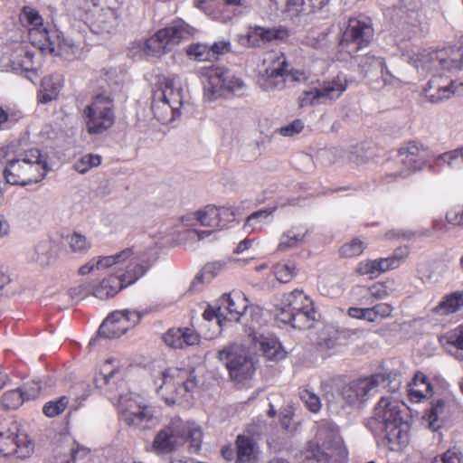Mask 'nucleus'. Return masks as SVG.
<instances>
[{
	"label": "nucleus",
	"instance_id": "obj_1",
	"mask_svg": "<svg viewBox=\"0 0 463 463\" xmlns=\"http://www.w3.org/2000/svg\"><path fill=\"white\" fill-rule=\"evenodd\" d=\"M404 404L390 396H383L373 409L368 427L382 436L390 450L400 451L410 442V426L402 416Z\"/></svg>",
	"mask_w": 463,
	"mask_h": 463
},
{
	"label": "nucleus",
	"instance_id": "obj_2",
	"mask_svg": "<svg viewBox=\"0 0 463 463\" xmlns=\"http://www.w3.org/2000/svg\"><path fill=\"white\" fill-rule=\"evenodd\" d=\"M202 440L203 431L195 422L175 416L156 433L152 451L156 455H165L188 443L190 452L195 453L200 449Z\"/></svg>",
	"mask_w": 463,
	"mask_h": 463
},
{
	"label": "nucleus",
	"instance_id": "obj_3",
	"mask_svg": "<svg viewBox=\"0 0 463 463\" xmlns=\"http://www.w3.org/2000/svg\"><path fill=\"white\" fill-rule=\"evenodd\" d=\"M307 453L304 463H345L347 452L336 425L320 422L316 441L309 444Z\"/></svg>",
	"mask_w": 463,
	"mask_h": 463
},
{
	"label": "nucleus",
	"instance_id": "obj_4",
	"mask_svg": "<svg viewBox=\"0 0 463 463\" xmlns=\"http://www.w3.org/2000/svg\"><path fill=\"white\" fill-rule=\"evenodd\" d=\"M400 375L395 373H376L370 377L359 379L343 386L340 395L345 404L351 407H359L370 396L386 390L395 392L401 386Z\"/></svg>",
	"mask_w": 463,
	"mask_h": 463
},
{
	"label": "nucleus",
	"instance_id": "obj_5",
	"mask_svg": "<svg viewBox=\"0 0 463 463\" xmlns=\"http://www.w3.org/2000/svg\"><path fill=\"white\" fill-rule=\"evenodd\" d=\"M48 171L45 156L39 149L31 148L10 159L4 169V175L8 184L24 186L41 181Z\"/></svg>",
	"mask_w": 463,
	"mask_h": 463
},
{
	"label": "nucleus",
	"instance_id": "obj_6",
	"mask_svg": "<svg viewBox=\"0 0 463 463\" xmlns=\"http://www.w3.org/2000/svg\"><path fill=\"white\" fill-rule=\"evenodd\" d=\"M157 393L168 405L181 404L198 386L194 368H169L156 381Z\"/></svg>",
	"mask_w": 463,
	"mask_h": 463
},
{
	"label": "nucleus",
	"instance_id": "obj_7",
	"mask_svg": "<svg viewBox=\"0 0 463 463\" xmlns=\"http://www.w3.org/2000/svg\"><path fill=\"white\" fill-rule=\"evenodd\" d=\"M267 322L263 318L262 309L250 307L249 317L244 324V331L250 341L252 348L261 352V354L271 361H279L285 357V351L280 343L266 330Z\"/></svg>",
	"mask_w": 463,
	"mask_h": 463
},
{
	"label": "nucleus",
	"instance_id": "obj_8",
	"mask_svg": "<svg viewBox=\"0 0 463 463\" xmlns=\"http://www.w3.org/2000/svg\"><path fill=\"white\" fill-rule=\"evenodd\" d=\"M276 316L279 321L293 328H309L315 320L313 301L300 290L284 294Z\"/></svg>",
	"mask_w": 463,
	"mask_h": 463
},
{
	"label": "nucleus",
	"instance_id": "obj_9",
	"mask_svg": "<svg viewBox=\"0 0 463 463\" xmlns=\"http://www.w3.org/2000/svg\"><path fill=\"white\" fill-rule=\"evenodd\" d=\"M410 62L418 71L426 73L439 71H458L463 67V52L455 47L427 49L413 53L410 57Z\"/></svg>",
	"mask_w": 463,
	"mask_h": 463
},
{
	"label": "nucleus",
	"instance_id": "obj_10",
	"mask_svg": "<svg viewBox=\"0 0 463 463\" xmlns=\"http://www.w3.org/2000/svg\"><path fill=\"white\" fill-rule=\"evenodd\" d=\"M203 96L209 101H214L228 95L241 94L246 88L245 82L230 70L214 67L207 70L202 78Z\"/></svg>",
	"mask_w": 463,
	"mask_h": 463
},
{
	"label": "nucleus",
	"instance_id": "obj_11",
	"mask_svg": "<svg viewBox=\"0 0 463 463\" xmlns=\"http://www.w3.org/2000/svg\"><path fill=\"white\" fill-rule=\"evenodd\" d=\"M218 359L224 364L235 384H246L256 370L250 350L241 344L229 345L220 350Z\"/></svg>",
	"mask_w": 463,
	"mask_h": 463
},
{
	"label": "nucleus",
	"instance_id": "obj_12",
	"mask_svg": "<svg viewBox=\"0 0 463 463\" xmlns=\"http://www.w3.org/2000/svg\"><path fill=\"white\" fill-rule=\"evenodd\" d=\"M266 61L269 64L260 79V87L266 91L282 90L287 81L307 80L303 71L288 69L289 64L283 53H272Z\"/></svg>",
	"mask_w": 463,
	"mask_h": 463
},
{
	"label": "nucleus",
	"instance_id": "obj_13",
	"mask_svg": "<svg viewBox=\"0 0 463 463\" xmlns=\"http://www.w3.org/2000/svg\"><path fill=\"white\" fill-rule=\"evenodd\" d=\"M86 129L91 135L108 130L114 124V100L109 94L96 95L84 109Z\"/></svg>",
	"mask_w": 463,
	"mask_h": 463
},
{
	"label": "nucleus",
	"instance_id": "obj_14",
	"mask_svg": "<svg viewBox=\"0 0 463 463\" xmlns=\"http://www.w3.org/2000/svg\"><path fill=\"white\" fill-rule=\"evenodd\" d=\"M118 405L122 420L134 429H148L155 419L153 409L132 392L120 395Z\"/></svg>",
	"mask_w": 463,
	"mask_h": 463
},
{
	"label": "nucleus",
	"instance_id": "obj_15",
	"mask_svg": "<svg viewBox=\"0 0 463 463\" xmlns=\"http://www.w3.org/2000/svg\"><path fill=\"white\" fill-rule=\"evenodd\" d=\"M347 89V79L343 74H338L332 79H327L318 83L317 88L304 91L299 98V106H317L331 103L338 99Z\"/></svg>",
	"mask_w": 463,
	"mask_h": 463
},
{
	"label": "nucleus",
	"instance_id": "obj_16",
	"mask_svg": "<svg viewBox=\"0 0 463 463\" xmlns=\"http://www.w3.org/2000/svg\"><path fill=\"white\" fill-rule=\"evenodd\" d=\"M373 37V29L370 23L351 18L343 32L339 47L342 52L354 55L367 46Z\"/></svg>",
	"mask_w": 463,
	"mask_h": 463
},
{
	"label": "nucleus",
	"instance_id": "obj_17",
	"mask_svg": "<svg viewBox=\"0 0 463 463\" xmlns=\"http://www.w3.org/2000/svg\"><path fill=\"white\" fill-rule=\"evenodd\" d=\"M233 220L234 212L232 208L207 205L200 211L183 217L182 222L185 226H194L200 223L202 226L216 230L225 227Z\"/></svg>",
	"mask_w": 463,
	"mask_h": 463
},
{
	"label": "nucleus",
	"instance_id": "obj_18",
	"mask_svg": "<svg viewBox=\"0 0 463 463\" xmlns=\"http://www.w3.org/2000/svg\"><path fill=\"white\" fill-rule=\"evenodd\" d=\"M140 318V313L135 310L115 311L103 321L98 334L106 338H118L137 325Z\"/></svg>",
	"mask_w": 463,
	"mask_h": 463
},
{
	"label": "nucleus",
	"instance_id": "obj_19",
	"mask_svg": "<svg viewBox=\"0 0 463 463\" xmlns=\"http://www.w3.org/2000/svg\"><path fill=\"white\" fill-rule=\"evenodd\" d=\"M288 37V32L284 27L265 28L256 26L250 30L246 37H241L242 44L250 47H265L269 43H276Z\"/></svg>",
	"mask_w": 463,
	"mask_h": 463
},
{
	"label": "nucleus",
	"instance_id": "obj_20",
	"mask_svg": "<svg viewBox=\"0 0 463 463\" xmlns=\"http://www.w3.org/2000/svg\"><path fill=\"white\" fill-rule=\"evenodd\" d=\"M349 331L339 329L332 325H326L317 331L316 346L325 355L334 354L338 346L342 345V339H345Z\"/></svg>",
	"mask_w": 463,
	"mask_h": 463
},
{
	"label": "nucleus",
	"instance_id": "obj_21",
	"mask_svg": "<svg viewBox=\"0 0 463 463\" xmlns=\"http://www.w3.org/2000/svg\"><path fill=\"white\" fill-rule=\"evenodd\" d=\"M31 451L32 443L25 435H16L9 429L0 431V453L3 455L17 454L18 457H26Z\"/></svg>",
	"mask_w": 463,
	"mask_h": 463
},
{
	"label": "nucleus",
	"instance_id": "obj_22",
	"mask_svg": "<svg viewBox=\"0 0 463 463\" xmlns=\"http://www.w3.org/2000/svg\"><path fill=\"white\" fill-rule=\"evenodd\" d=\"M247 307V299L241 293L224 294L220 300L219 315L225 320L239 321Z\"/></svg>",
	"mask_w": 463,
	"mask_h": 463
},
{
	"label": "nucleus",
	"instance_id": "obj_23",
	"mask_svg": "<svg viewBox=\"0 0 463 463\" xmlns=\"http://www.w3.org/2000/svg\"><path fill=\"white\" fill-rule=\"evenodd\" d=\"M425 98L431 103H438L449 99L458 92L453 81L440 77H433L423 90Z\"/></svg>",
	"mask_w": 463,
	"mask_h": 463
},
{
	"label": "nucleus",
	"instance_id": "obj_24",
	"mask_svg": "<svg viewBox=\"0 0 463 463\" xmlns=\"http://www.w3.org/2000/svg\"><path fill=\"white\" fill-rule=\"evenodd\" d=\"M399 157L402 164H403L408 170L418 171L420 170L426 163V151L422 146L411 142L406 146H403L399 151Z\"/></svg>",
	"mask_w": 463,
	"mask_h": 463
},
{
	"label": "nucleus",
	"instance_id": "obj_25",
	"mask_svg": "<svg viewBox=\"0 0 463 463\" xmlns=\"http://www.w3.org/2000/svg\"><path fill=\"white\" fill-rule=\"evenodd\" d=\"M133 255L131 249H126L121 252L105 257L93 258L79 269L80 275H87L94 270H101L111 267L114 264H121Z\"/></svg>",
	"mask_w": 463,
	"mask_h": 463
},
{
	"label": "nucleus",
	"instance_id": "obj_26",
	"mask_svg": "<svg viewBox=\"0 0 463 463\" xmlns=\"http://www.w3.org/2000/svg\"><path fill=\"white\" fill-rule=\"evenodd\" d=\"M151 109L155 118L163 124L170 123L180 116L178 107L168 103L164 92H153Z\"/></svg>",
	"mask_w": 463,
	"mask_h": 463
},
{
	"label": "nucleus",
	"instance_id": "obj_27",
	"mask_svg": "<svg viewBox=\"0 0 463 463\" xmlns=\"http://www.w3.org/2000/svg\"><path fill=\"white\" fill-rule=\"evenodd\" d=\"M165 343L172 348H184L200 343V335L190 328H173L164 335Z\"/></svg>",
	"mask_w": 463,
	"mask_h": 463
},
{
	"label": "nucleus",
	"instance_id": "obj_28",
	"mask_svg": "<svg viewBox=\"0 0 463 463\" xmlns=\"http://www.w3.org/2000/svg\"><path fill=\"white\" fill-rule=\"evenodd\" d=\"M260 449L250 436L241 434L236 439V463H258Z\"/></svg>",
	"mask_w": 463,
	"mask_h": 463
},
{
	"label": "nucleus",
	"instance_id": "obj_29",
	"mask_svg": "<svg viewBox=\"0 0 463 463\" xmlns=\"http://www.w3.org/2000/svg\"><path fill=\"white\" fill-rule=\"evenodd\" d=\"M118 25L117 12L113 9H107L98 15L91 24L90 30L95 34L106 38L112 34Z\"/></svg>",
	"mask_w": 463,
	"mask_h": 463
},
{
	"label": "nucleus",
	"instance_id": "obj_30",
	"mask_svg": "<svg viewBox=\"0 0 463 463\" xmlns=\"http://www.w3.org/2000/svg\"><path fill=\"white\" fill-rule=\"evenodd\" d=\"M20 20L28 28L31 37L40 35V42L49 40V33L43 27V18L37 11L30 7H24L20 14Z\"/></svg>",
	"mask_w": 463,
	"mask_h": 463
},
{
	"label": "nucleus",
	"instance_id": "obj_31",
	"mask_svg": "<svg viewBox=\"0 0 463 463\" xmlns=\"http://www.w3.org/2000/svg\"><path fill=\"white\" fill-rule=\"evenodd\" d=\"M356 290L362 305H371L374 301L384 299L392 292L388 282H376L370 287H358Z\"/></svg>",
	"mask_w": 463,
	"mask_h": 463
},
{
	"label": "nucleus",
	"instance_id": "obj_32",
	"mask_svg": "<svg viewBox=\"0 0 463 463\" xmlns=\"http://www.w3.org/2000/svg\"><path fill=\"white\" fill-rule=\"evenodd\" d=\"M161 30L163 33H165V37L171 49L182 41L189 39L195 32L192 26L182 20L174 21L169 26Z\"/></svg>",
	"mask_w": 463,
	"mask_h": 463
},
{
	"label": "nucleus",
	"instance_id": "obj_33",
	"mask_svg": "<svg viewBox=\"0 0 463 463\" xmlns=\"http://www.w3.org/2000/svg\"><path fill=\"white\" fill-rule=\"evenodd\" d=\"M48 43V49L51 53L58 56H63L70 58L74 55L78 49L72 40L65 38L63 35H60L57 33L49 34V40H45Z\"/></svg>",
	"mask_w": 463,
	"mask_h": 463
},
{
	"label": "nucleus",
	"instance_id": "obj_34",
	"mask_svg": "<svg viewBox=\"0 0 463 463\" xmlns=\"http://www.w3.org/2000/svg\"><path fill=\"white\" fill-rule=\"evenodd\" d=\"M154 91L164 92L165 100L180 110L184 99L183 89L174 79L164 78Z\"/></svg>",
	"mask_w": 463,
	"mask_h": 463
},
{
	"label": "nucleus",
	"instance_id": "obj_35",
	"mask_svg": "<svg viewBox=\"0 0 463 463\" xmlns=\"http://www.w3.org/2000/svg\"><path fill=\"white\" fill-rule=\"evenodd\" d=\"M61 87V79L59 75H49L44 77L41 82L39 100L42 103H48L55 99Z\"/></svg>",
	"mask_w": 463,
	"mask_h": 463
},
{
	"label": "nucleus",
	"instance_id": "obj_36",
	"mask_svg": "<svg viewBox=\"0 0 463 463\" xmlns=\"http://www.w3.org/2000/svg\"><path fill=\"white\" fill-rule=\"evenodd\" d=\"M276 6L277 11L285 18L292 19L301 14H310L306 8L305 0H270Z\"/></svg>",
	"mask_w": 463,
	"mask_h": 463
},
{
	"label": "nucleus",
	"instance_id": "obj_37",
	"mask_svg": "<svg viewBox=\"0 0 463 463\" xmlns=\"http://www.w3.org/2000/svg\"><path fill=\"white\" fill-rule=\"evenodd\" d=\"M307 230L304 227H292L284 232L278 245L279 250H288L304 243Z\"/></svg>",
	"mask_w": 463,
	"mask_h": 463
},
{
	"label": "nucleus",
	"instance_id": "obj_38",
	"mask_svg": "<svg viewBox=\"0 0 463 463\" xmlns=\"http://www.w3.org/2000/svg\"><path fill=\"white\" fill-rule=\"evenodd\" d=\"M121 289L120 279L115 276H109L94 286L91 294L99 299H107L114 297Z\"/></svg>",
	"mask_w": 463,
	"mask_h": 463
},
{
	"label": "nucleus",
	"instance_id": "obj_39",
	"mask_svg": "<svg viewBox=\"0 0 463 463\" xmlns=\"http://www.w3.org/2000/svg\"><path fill=\"white\" fill-rule=\"evenodd\" d=\"M165 33L159 30L153 36L148 38L144 44V52L147 56H160L171 50V47L165 37Z\"/></svg>",
	"mask_w": 463,
	"mask_h": 463
},
{
	"label": "nucleus",
	"instance_id": "obj_40",
	"mask_svg": "<svg viewBox=\"0 0 463 463\" xmlns=\"http://www.w3.org/2000/svg\"><path fill=\"white\" fill-rule=\"evenodd\" d=\"M463 308V293H452L446 296L443 300L433 308V312L439 316L453 314Z\"/></svg>",
	"mask_w": 463,
	"mask_h": 463
},
{
	"label": "nucleus",
	"instance_id": "obj_41",
	"mask_svg": "<svg viewBox=\"0 0 463 463\" xmlns=\"http://www.w3.org/2000/svg\"><path fill=\"white\" fill-rule=\"evenodd\" d=\"M122 366L121 362L114 357L106 359L99 370L100 378L95 379L97 387L102 388L107 385L109 380L119 373Z\"/></svg>",
	"mask_w": 463,
	"mask_h": 463
},
{
	"label": "nucleus",
	"instance_id": "obj_42",
	"mask_svg": "<svg viewBox=\"0 0 463 463\" xmlns=\"http://www.w3.org/2000/svg\"><path fill=\"white\" fill-rule=\"evenodd\" d=\"M147 268L148 266H144L137 261H133V259H131L127 265L126 272L115 277L120 279L123 288L137 281L144 275Z\"/></svg>",
	"mask_w": 463,
	"mask_h": 463
},
{
	"label": "nucleus",
	"instance_id": "obj_43",
	"mask_svg": "<svg viewBox=\"0 0 463 463\" xmlns=\"http://www.w3.org/2000/svg\"><path fill=\"white\" fill-rule=\"evenodd\" d=\"M320 291L331 298L338 297L343 292V283L338 276H329L323 278L319 284Z\"/></svg>",
	"mask_w": 463,
	"mask_h": 463
},
{
	"label": "nucleus",
	"instance_id": "obj_44",
	"mask_svg": "<svg viewBox=\"0 0 463 463\" xmlns=\"http://www.w3.org/2000/svg\"><path fill=\"white\" fill-rule=\"evenodd\" d=\"M355 61L363 71L367 72L372 70L380 69L381 71L386 69L385 61L382 57H376L373 54L356 57Z\"/></svg>",
	"mask_w": 463,
	"mask_h": 463
},
{
	"label": "nucleus",
	"instance_id": "obj_45",
	"mask_svg": "<svg viewBox=\"0 0 463 463\" xmlns=\"http://www.w3.org/2000/svg\"><path fill=\"white\" fill-rule=\"evenodd\" d=\"M437 164H444L452 168H458L463 164V146L443 153L437 157Z\"/></svg>",
	"mask_w": 463,
	"mask_h": 463
},
{
	"label": "nucleus",
	"instance_id": "obj_46",
	"mask_svg": "<svg viewBox=\"0 0 463 463\" xmlns=\"http://www.w3.org/2000/svg\"><path fill=\"white\" fill-rule=\"evenodd\" d=\"M68 404L69 398L67 396H61L58 399L46 402L43 408V412L45 416L53 418L62 413L68 407Z\"/></svg>",
	"mask_w": 463,
	"mask_h": 463
},
{
	"label": "nucleus",
	"instance_id": "obj_47",
	"mask_svg": "<svg viewBox=\"0 0 463 463\" xmlns=\"http://www.w3.org/2000/svg\"><path fill=\"white\" fill-rule=\"evenodd\" d=\"M66 241L72 252L78 254H85L90 248V243L87 238L78 232L68 235Z\"/></svg>",
	"mask_w": 463,
	"mask_h": 463
},
{
	"label": "nucleus",
	"instance_id": "obj_48",
	"mask_svg": "<svg viewBox=\"0 0 463 463\" xmlns=\"http://www.w3.org/2000/svg\"><path fill=\"white\" fill-rule=\"evenodd\" d=\"M225 265L226 263L222 260H215L207 263L203 268L201 273L194 278L192 283V288H194L197 283L203 282V277H207L208 280L213 279L219 271H221L225 267Z\"/></svg>",
	"mask_w": 463,
	"mask_h": 463
},
{
	"label": "nucleus",
	"instance_id": "obj_49",
	"mask_svg": "<svg viewBox=\"0 0 463 463\" xmlns=\"http://www.w3.org/2000/svg\"><path fill=\"white\" fill-rule=\"evenodd\" d=\"M101 163V156L99 155L88 154L78 159L73 168L80 174H85L90 169L97 167Z\"/></svg>",
	"mask_w": 463,
	"mask_h": 463
},
{
	"label": "nucleus",
	"instance_id": "obj_50",
	"mask_svg": "<svg viewBox=\"0 0 463 463\" xmlns=\"http://www.w3.org/2000/svg\"><path fill=\"white\" fill-rule=\"evenodd\" d=\"M22 52L24 55L20 54L12 61V70L16 73L33 71V53L30 52Z\"/></svg>",
	"mask_w": 463,
	"mask_h": 463
},
{
	"label": "nucleus",
	"instance_id": "obj_51",
	"mask_svg": "<svg viewBox=\"0 0 463 463\" xmlns=\"http://www.w3.org/2000/svg\"><path fill=\"white\" fill-rule=\"evenodd\" d=\"M186 54L198 61H212L208 44L193 43L186 48Z\"/></svg>",
	"mask_w": 463,
	"mask_h": 463
},
{
	"label": "nucleus",
	"instance_id": "obj_52",
	"mask_svg": "<svg viewBox=\"0 0 463 463\" xmlns=\"http://www.w3.org/2000/svg\"><path fill=\"white\" fill-rule=\"evenodd\" d=\"M24 402L19 389L6 392L2 396V405L7 410L17 409Z\"/></svg>",
	"mask_w": 463,
	"mask_h": 463
},
{
	"label": "nucleus",
	"instance_id": "obj_53",
	"mask_svg": "<svg viewBox=\"0 0 463 463\" xmlns=\"http://www.w3.org/2000/svg\"><path fill=\"white\" fill-rule=\"evenodd\" d=\"M364 248L365 246L362 241L354 239L340 248V254L345 258L356 257L363 253Z\"/></svg>",
	"mask_w": 463,
	"mask_h": 463
},
{
	"label": "nucleus",
	"instance_id": "obj_54",
	"mask_svg": "<svg viewBox=\"0 0 463 463\" xmlns=\"http://www.w3.org/2000/svg\"><path fill=\"white\" fill-rule=\"evenodd\" d=\"M445 344L450 345L457 349L463 350V325L458 326L455 329L448 332L442 337Z\"/></svg>",
	"mask_w": 463,
	"mask_h": 463
},
{
	"label": "nucleus",
	"instance_id": "obj_55",
	"mask_svg": "<svg viewBox=\"0 0 463 463\" xmlns=\"http://www.w3.org/2000/svg\"><path fill=\"white\" fill-rule=\"evenodd\" d=\"M301 401L306 404L311 412H317L321 409L320 398L308 390H302L299 392Z\"/></svg>",
	"mask_w": 463,
	"mask_h": 463
},
{
	"label": "nucleus",
	"instance_id": "obj_56",
	"mask_svg": "<svg viewBox=\"0 0 463 463\" xmlns=\"http://www.w3.org/2000/svg\"><path fill=\"white\" fill-rule=\"evenodd\" d=\"M42 389L41 383L39 381H31L25 383L21 389H19L21 394H23L24 401L33 400L38 397Z\"/></svg>",
	"mask_w": 463,
	"mask_h": 463
},
{
	"label": "nucleus",
	"instance_id": "obj_57",
	"mask_svg": "<svg viewBox=\"0 0 463 463\" xmlns=\"http://www.w3.org/2000/svg\"><path fill=\"white\" fill-rule=\"evenodd\" d=\"M275 276L279 281L287 283L295 276V267L289 264H278L275 267Z\"/></svg>",
	"mask_w": 463,
	"mask_h": 463
},
{
	"label": "nucleus",
	"instance_id": "obj_58",
	"mask_svg": "<svg viewBox=\"0 0 463 463\" xmlns=\"http://www.w3.org/2000/svg\"><path fill=\"white\" fill-rule=\"evenodd\" d=\"M304 128V123L301 119H295L291 123L281 127L279 133L283 137H293L299 134Z\"/></svg>",
	"mask_w": 463,
	"mask_h": 463
},
{
	"label": "nucleus",
	"instance_id": "obj_59",
	"mask_svg": "<svg viewBox=\"0 0 463 463\" xmlns=\"http://www.w3.org/2000/svg\"><path fill=\"white\" fill-rule=\"evenodd\" d=\"M212 61L216 60L220 55L231 51V43L229 41H219L209 45Z\"/></svg>",
	"mask_w": 463,
	"mask_h": 463
},
{
	"label": "nucleus",
	"instance_id": "obj_60",
	"mask_svg": "<svg viewBox=\"0 0 463 463\" xmlns=\"http://www.w3.org/2000/svg\"><path fill=\"white\" fill-rule=\"evenodd\" d=\"M51 245L48 241H43L36 245L34 260L45 264L48 262L50 256Z\"/></svg>",
	"mask_w": 463,
	"mask_h": 463
},
{
	"label": "nucleus",
	"instance_id": "obj_61",
	"mask_svg": "<svg viewBox=\"0 0 463 463\" xmlns=\"http://www.w3.org/2000/svg\"><path fill=\"white\" fill-rule=\"evenodd\" d=\"M357 271L361 275L378 276L375 260H367L359 263Z\"/></svg>",
	"mask_w": 463,
	"mask_h": 463
},
{
	"label": "nucleus",
	"instance_id": "obj_62",
	"mask_svg": "<svg viewBox=\"0 0 463 463\" xmlns=\"http://www.w3.org/2000/svg\"><path fill=\"white\" fill-rule=\"evenodd\" d=\"M431 463H461V458L458 453L449 449L443 454L434 458Z\"/></svg>",
	"mask_w": 463,
	"mask_h": 463
},
{
	"label": "nucleus",
	"instance_id": "obj_63",
	"mask_svg": "<svg viewBox=\"0 0 463 463\" xmlns=\"http://www.w3.org/2000/svg\"><path fill=\"white\" fill-rule=\"evenodd\" d=\"M444 407V403L441 401H439L435 405H433L430 411L429 414V428L432 430H436L439 426L436 424L439 414L442 411Z\"/></svg>",
	"mask_w": 463,
	"mask_h": 463
},
{
	"label": "nucleus",
	"instance_id": "obj_64",
	"mask_svg": "<svg viewBox=\"0 0 463 463\" xmlns=\"http://www.w3.org/2000/svg\"><path fill=\"white\" fill-rule=\"evenodd\" d=\"M373 308L380 321L390 317L393 311V307L387 303L377 304Z\"/></svg>",
	"mask_w": 463,
	"mask_h": 463
}]
</instances>
